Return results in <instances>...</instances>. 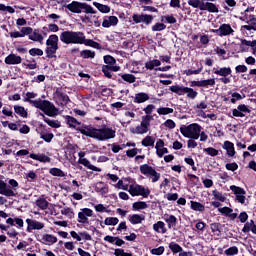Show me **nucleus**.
Returning <instances> with one entry per match:
<instances>
[{"mask_svg":"<svg viewBox=\"0 0 256 256\" xmlns=\"http://www.w3.org/2000/svg\"><path fill=\"white\" fill-rule=\"evenodd\" d=\"M80 133H82V135H86V137L97 139L98 141H107L108 139H115V130L107 126H103L100 129L93 127H84L80 129Z\"/></svg>","mask_w":256,"mask_h":256,"instance_id":"nucleus-1","label":"nucleus"},{"mask_svg":"<svg viewBox=\"0 0 256 256\" xmlns=\"http://www.w3.org/2000/svg\"><path fill=\"white\" fill-rule=\"evenodd\" d=\"M37 97V94L34 92H27L25 101H28L33 107H36V109H40L45 113V115H48V117H55L57 113H59V110L48 100H31L35 99Z\"/></svg>","mask_w":256,"mask_h":256,"instance_id":"nucleus-2","label":"nucleus"},{"mask_svg":"<svg viewBox=\"0 0 256 256\" xmlns=\"http://www.w3.org/2000/svg\"><path fill=\"white\" fill-rule=\"evenodd\" d=\"M59 39L65 45H83L85 43V34L79 31L65 30L60 34Z\"/></svg>","mask_w":256,"mask_h":256,"instance_id":"nucleus-3","label":"nucleus"},{"mask_svg":"<svg viewBox=\"0 0 256 256\" xmlns=\"http://www.w3.org/2000/svg\"><path fill=\"white\" fill-rule=\"evenodd\" d=\"M203 130V127L197 123H192L189 125H183L180 127V133L183 135V137H186L187 139H199V136L201 135V131Z\"/></svg>","mask_w":256,"mask_h":256,"instance_id":"nucleus-4","label":"nucleus"},{"mask_svg":"<svg viewBox=\"0 0 256 256\" xmlns=\"http://www.w3.org/2000/svg\"><path fill=\"white\" fill-rule=\"evenodd\" d=\"M59 49V36L57 34H52L46 40V57L48 59H54L57 57V50Z\"/></svg>","mask_w":256,"mask_h":256,"instance_id":"nucleus-5","label":"nucleus"},{"mask_svg":"<svg viewBox=\"0 0 256 256\" xmlns=\"http://www.w3.org/2000/svg\"><path fill=\"white\" fill-rule=\"evenodd\" d=\"M151 121H153V116H142L140 125L131 128L130 132L134 135H145V133H149V129L151 128Z\"/></svg>","mask_w":256,"mask_h":256,"instance_id":"nucleus-6","label":"nucleus"},{"mask_svg":"<svg viewBox=\"0 0 256 256\" xmlns=\"http://www.w3.org/2000/svg\"><path fill=\"white\" fill-rule=\"evenodd\" d=\"M140 173L151 179L152 183H157L159 179H161V173L157 172L153 166H149V164H143L140 166Z\"/></svg>","mask_w":256,"mask_h":256,"instance_id":"nucleus-7","label":"nucleus"},{"mask_svg":"<svg viewBox=\"0 0 256 256\" xmlns=\"http://www.w3.org/2000/svg\"><path fill=\"white\" fill-rule=\"evenodd\" d=\"M128 192L132 197H144L147 199L149 195H151V190L149 188H145V186L139 185L137 183H133L129 186Z\"/></svg>","mask_w":256,"mask_h":256,"instance_id":"nucleus-8","label":"nucleus"},{"mask_svg":"<svg viewBox=\"0 0 256 256\" xmlns=\"http://www.w3.org/2000/svg\"><path fill=\"white\" fill-rule=\"evenodd\" d=\"M170 91L176 93V95H187L188 99H196L199 93L193 88L183 87L179 85L171 86Z\"/></svg>","mask_w":256,"mask_h":256,"instance_id":"nucleus-9","label":"nucleus"},{"mask_svg":"<svg viewBox=\"0 0 256 256\" xmlns=\"http://www.w3.org/2000/svg\"><path fill=\"white\" fill-rule=\"evenodd\" d=\"M93 217V210L89 208H83L78 213V223H81L82 225H89V218Z\"/></svg>","mask_w":256,"mask_h":256,"instance_id":"nucleus-10","label":"nucleus"},{"mask_svg":"<svg viewBox=\"0 0 256 256\" xmlns=\"http://www.w3.org/2000/svg\"><path fill=\"white\" fill-rule=\"evenodd\" d=\"M211 33H216L220 37H227V35H231L234 32L233 28L229 24H222L219 29H211Z\"/></svg>","mask_w":256,"mask_h":256,"instance_id":"nucleus-11","label":"nucleus"},{"mask_svg":"<svg viewBox=\"0 0 256 256\" xmlns=\"http://www.w3.org/2000/svg\"><path fill=\"white\" fill-rule=\"evenodd\" d=\"M230 190L233 191L234 195L236 196V201H238V203H241V205L245 204V189L239 187V186H235L232 185L230 186Z\"/></svg>","mask_w":256,"mask_h":256,"instance_id":"nucleus-12","label":"nucleus"},{"mask_svg":"<svg viewBox=\"0 0 256 256\" xmlns=\"http://www.w3.org/2000/svg\"><path fill=\"white\" fill-rule=\"evenodd\" d=\"M26 223H27V231H41V229H43L45 227V224L43 222H39L37 220H33V219H26Z\"/></svg>","mask_w":256,"mask_h":256,"instance_id":"nucleus-13","label":"nucleus"},{"mask_svg":"<svg viewBox=\"0 0 256 256\" xmlns=\"http://www.w3.org/2000/svg\"><path fill=\"white\" fill-rule=\"evenodd\" d=\"M256 31V18L253 15L248 16L246 24L242 25L240 31Z\"/></svg>","mask_w":256,"mask_h":256,"instance_id":"nucleus-14","label":"nucleus"},{"mask_svg":"<svg viewBox=\"0 0 256 256\" xmlns=\"http://www.w3.org/2000/svg\"><path fill=\"white\" fill-rule=\"evenodd\" d=\"M246 113H251V110L245 104H240L232 110L233 117H245Z\"/></svg>","mask_w":256,"mask_h":256,"instance_id":"nucleus-15","label":"nucleus"},{"mask_svg":"<svg viewBox=\"0 0 256 256\" xmlns=\"http://www.w3.org/2000/svg\"><path fill=\"white\" fill-rule=\"evenodd\" d=\"M4 62L6 65H21L23 58L15 53H11L5 58Z\"/></svg>","mask_w":256,"mask_h":256,"instance_id":"nucleus-16","label":"nucleus"},{"mask_svg":"<svg viewBox=\"0 0 256 256\" xmlns=\"http://www.w3.org/2000/svg\"><path fill=\"white\" fill-rule=\"evenodd\" d=\"M0 195H4L5 197H15V192L11 189V186H7V183L0 180Z\"/></svg>","mask_w":256,"mask_h":256,"instance_id":"nucleus-17","label":"nucleus"},{"mask_svg":"<svg viewBox=\"0 0 256 256\" xmlns=\"http://www.w3.org/2000/svg\"><path fill=\"white\" fill-rule=\"evenodd\" d=\"M117 23H119V18H117L116 16H106L103 19L102 27L109 29V27L117 26Z\"/></svg>","mask_w":256,"mask_h":256,"instance_id":"nucleus-18","label":"nucleus"},{"mask_svg":"<svg viewBox=\"0 0 256 256\" xmlns=\"http://www.w3.org/2000/svg\"><path fill=\"white\" fill-rule=\"evenodd\" d=\"M231 73H233L231 67L213 68V74L219 77H229Z\"/></svg>","mask_w":256,"mask_h":256,"instance_id":"nucleus-19","label":"nucleus"},{"mask_svg":"<svg viewBox=\"0 0 256 256\" xmlns=\"http://www.w3.org/2000/svg\"><path fill=\"white\" fill-rule=\"evenodd\" d=\"M121 67L119 66H109V65H104L102 66V73H104L105 77L108 79H111L113 75H111V71H114L117 73V71H120Z\"/></svg>","mask_w":256,"mask_h":256,"instance_id":"nucleus-20","label":"nucleus"},{"mask_svg":"<svg viewBox=\"0 0 256 256\" xmlns=\"http://www.w3.org/2000/svg\"><path fill=\"white\" fill-rule=\"evenodd\" d=\"M30 41H36L37 43H43V40L45 39L43 37V34L39 31V29H32V32L30 33V36L28 37Z\"/></svg>","mask_w":256,"mask_h":256,"instance_id":"nucleus-21","label":"nucleus"},{"mask_svg":"<svg viewBox=\"0 0 256 256\" xmlns=\"http://www.w3.org/2000/svg\"><path fill=\"white\" fill-rule=\"evenodd\" d=\"M153 230L156 233H160L161 235H165V233H167V226L165 225V222L158 221L155 224H153Z\"/></svg>","mask_w":256,"mask_h":256,"instance_id":"nucleus-22","label":"nucleus"},{"mask_svg":"<svg viewBox=\"0 0 256 256\" xmlns=\"http://www.w3.org/2000/svg\"><path fill=\"white\" fill-rule=\"evenodd\" d=\"M164 221L167 223L168 229H173L177 227V217H175L174 215L166 214L164 216Z\"/></svg>","mask_w":256,"mask_h":256,"instance_id":"nucleus-23","label":"nucleus"},{"mask_svg":"<svg viewBox=\"0 0 256 256\" xmlns=\"http://www.w3.org/2000/svg\"><path fill=\"white\" fill-rule=\"evenodd\" d=\"M35 205L36 207L40 208L41 211L49 209V201H47V199H45L43 196L39 197L35 201Z\"/></svg>","mask_w":256,"mask_h":256,"instance_id":"nucleus-24","label":"nucleus"},{"mask_svg":"<svg viewBox=\"0 0 256 256\" xmlns=\"http://www.w3.org/2000/svg\"><path fill=\"white\" fill-rule=\"evenodd\" d=\"M78 163L80 165H84V167H87V169H90L91 171H97L98 173H101V169L97 168L94 165H92L91 162L88 159H86V158L79 159Z\"/></svg>","mask_w":256,"mask_h":256,"instance_id":"nucleus-25","label":"nucleus"},{"mask_svg":"<svg viewBox=\"0 0 256 256\" xmlns=\"http://www.w3.org/2000/svg\"><path fill=\"white\" fill-rule=\"evenodd\" d=\"M30 159L40 161V163H51V158L45 154H30Z\"/></svg>","mask_w":256,"mask_h":256,"instance_id":"nucleus-26","label":"nucleus"},{"mask_svg":"<svg viewBox=\"0 0 256 256\" xmlns=\"http://www.w3.org/2000/svg\"><path fill=\"white\" fill-rule=\"evenodd\" d=\"M82 2L73 1L72 3L66 5V9L71 11V13H81Z\"/></svg>","mask_w":256,"mask_h":256,"instance_id":"nucleus-27","label":"nucleus"},{"mask_svg":"<svg viewBox=\"0 0 256 256\" xmlns=\"http://www.w3.org/2000/svg\"><path fill=\"white\" fill-rule=\"evenodd\" d=\"M83 11V13H86L87 15H97V11H95V9H93V7L87 3H83L81 4L80 7V13Z\"/></svg>","mask_w":256,"mask_h":256,"instance_id":"nucleus-28","label":"nucleus"},{"mask_svg":"<svg viewBox=\"0 0 256 256\" xmlns=\"http://www.w3.org/2000/svg\"><path fill=\"white\" fill-rule=\"evenodd\" d=\"M223 147L227 151V155L229 157L235 156V145L233 144V142L225 141Z\"/></svg>","mask_w":256,"mask_h":256,"instance_id":"nucleus-29","label":"nucleus"},{"mask_svg":"<svg viewBox=\"0 0 256 256\" xmlns=\"http://www.w3.org/2000/svg\"><path fill=\"white\" fill-rule=\"evenodd\" d=\"M145 101H149V94L145 92L135 94L134 103H145Z\"/></svg>","mask_w":256,"mask_h":256,"instance_id":"nucleus-30","label":"nucleus"},{"mask_svg":"<svg viewBox=\"0 0 256 256\" xmlns=\"http://www.w3.org/2000/svg\"><path fill=\"white\" fill-rule=\"evenodd\" d=\"M129 221L130 223H132V225H139L140 223H143V221H145V216L134 214L129 216Z\"/></svg>","mask_w":256,"mask_h":256,"instance_id":"nucleus-31","label":"nucleus"},{"mask_svg":"<svg viewBox=\"0 0 256 256\" xmlns=\"http://www.w3.org/2000/svg\"><path fill=\"white\" fill-rule=\"evenodd\" d=\"M95 192L101 193V195H105V194L109 193V188H107V186H105V184L103 182H98L95 185Z\"/></svg>","mask_w":256,"mask_h":256,"instance_id":"nucleus-32","label":"nucleus"},{"mask_svg":"<svg viewBox=\"0 0 256 256\" xmlns=\"http://www.w3.org/2000/svg\"><path fill=\"white\" fill-rule=\"evenodd\" d=\"M82 21H87L88 23H93L95 27H101V22L99 21V17L97 15H93V16H85L84 18H82Z\"/></svg>","mask_w":256,"mask_h":256,"instance_id":"nucleus-33","label":"nucleus"},{"mask_svg":"<svg viewBox=\"0 0 256 256\" xmlns=\"http://www.w3.org/2000/svg\"><path fill=\"white\" fill-rule=\"evenodd\" d=\"M212 195L214 199H216V201H220V203H225V201H227V196L218 190H213Z\"/></svg>","mask_w":256,"mask_h":256,"instance_id":"nucleus-34","label":"nucleus"},{"mask_svg":"<svg viewBox=\"0 0 256 256\" xmlns=\"http://www.w3.org/2000/svg\"><path fill=\"white\" fill-rule=\"evenodd\" d=\"M198 69L193 70V69H187L184 71L185 75L189 76V75H199V73H201V71H203V64H199V62L196 63Z\"/></svg>","mask_w":256,"mask_h":256,"instance_id":"nucleus-35","label":"nucleus"},{"mask_svg":"<svg viewBox=\"0 0 256 256\" xmlns=\"http://www.w3.org/2000/svg\"><path fill=\"white\" fill-rule=\"evenodd\" d=\"M94 7L100 11V13H109L111 11V7L107 5H103L99 2H93Z\"/></svg>","mask_w":256,"mask_h":256,"instance_id":"nucleus-36","label":"nucleus"},{"mask_svg":"<svg viewBox=\"0 0 256 256\" xmlns=\"http://www.w3.org/2000/svg\"><path fill=\"white\" fill-rule=\"evenodd\" d=\"M161 65V61L160 60H150L148 62L145 63V67L147 69H149V71H153V69H155V67H160Z\"/></svg>","mask_w":256,"mask_h":256,"instance_id":"nucleus-37","label":"nucleus"},{"mask_svg":"<svg viewBox=\"0 0 256 256\" xmlns=\"http://www.w3.org/2000/svg\"><path fill=\"white\" fill-rule=\"evenodd\" d=\"M82 45H86L88 47H93V49H101V44L97 43L91 39H86L84 36V42L82 43Z\"/></svg>","mask_w":256,"mask_h":256,"instance_id":"nucleus-38","label":"nucleus"},{"mask_svg":"<svg viewBox=\"0 0 256 256\" xmlns=\"http://www.w3.org/2000/svg\"><path fill=\"white\" fill-rule=\"evenodd\" d=\"M141 143L143 147H153L155 145V138L153 136H146Z\"/></svg>","mask_w":256,"mask_h":256,"instance_id":"nucleus-39","label":"nucleus"},{"mask_svg":"<svg viewBox=\"0 0 256 256\" xmlns=\"http://www.w3.org/2000/svg\"><path fill=\"white\" fill-rule=\"evenodd\" d=\"M43 241L47 244V245H53L55 243H57V237L51 235V234H46L42 237Z\"/></svg>","mask_w":256,"mask_h":256,"instance_id":"nucleus-40","label":"nucleus"},{"mask_svg":"<svg viewBox=\"0 0 256 256\" xmlns=\"http://www.w3.org/2000/svg\"><path fill=\"white\" fill-rule=\"evenodd\" d=\"M170 251H172V253L177 254L180 253L181 251H183V247H181V245L175 243V242H170L168 245Z\"/></svg>","mask_w":256,"mask_h":256,"instance_id":"nucleus-41","label":"nucleus"},{"mask_svg":"<svg viewBox=\"0 0 256 256\" xmlns=\"http://www.w3.org/2000/svg\"><path fill=\"white\" fill-rule=\"evenodd\" d=\"M80 57H82V59H95V51L83 50L80 52Z\"/></svg>","mask_w":256,"mask_h":256,"instance_id":"nucleus-42","label":"nucleus"},{"mask_svg":"<svg viewBox=\"0 0 256 256\" xmlns=\"http://www.w3.org/2000/svg\"><path fill=\"white\" fill-rule=\"evenodd\" d=\"M56 97L61 101V105H67L69 103V96L63 92H56Z\"/></svg>","mask_w":256,"mask_h":256,"instance_id":"nucleus-43","label":"nucleus"},{"mask_svg":"<svg viewBox=\"0 0 256 256\" xmlns=\"http://www.w3.org/2000/svg\"><path fill=\"white\" fill-rule=\"evenodd\" d=\"M49 173L50 175H53V177H66L65 172L59 168H51Z\"/></svg>","mask_w":256,"mask_h":256,"instance_id":"nucleus-44","label":"nucleus"},{"mask_svg":"<svg viewBox=\"0 0 256 256\" xmlns=\"http://www.w3.org/2000/svg\"><path fill=\"white\" fill-rule=\"evenodd\" d=\"M66 121L67 125H69V127H73L74 129H77V127H79L80 125L79 121H77V119L71 116H67Z\"/></svg>","mask_w":256,"mask_h":256,"instance_id":"nucleus-45","label":"nucleus"},{"mask_svg":"<svg viewBox=\"0 0 256 256\" xmlns=\"http://www.w3.org/2000/svg\"><path fill=\"white\" fill-rule=\"evenodd\" d=\"M191 209H193V211H200L203 212L205 211V206L199 202L196 201H191Z\"/></svg>","mask_w":256,"mask_h":256,"instance_id":"nucleus-46","label":"nucleus"},{"mask_svg":"<svg viewBox=\"0 0 256 256\" xmlns=\"http://www.w3.org/2000/svg\"><path fill=\"white\" fill-rule=\"evenodd\" d=\"M45 123L49 125V127H53V129H59L61 127V123L57 120H51L49 118H44Z\"/></svg>","mask_w":256,"mask_h":256,"instance_id":"nucleus-47","label":"nucleus"},{"mask_svg":"<svg viewBox=\"0 0 256 256\" xmlns=\"http://www.w3.org/2000/svg\"><path fill=\"white\" fill-rule=\"evenodd\" d=\"M173 111H174L173 108H169V107H160L157 109L158 115H171Z\"/></svg>","mask_w":256,"mask_h":256,"instance_id":"nucleus-48","label":"nucleus"},{"mask_svg":"<svg viewBox=\"0 0 256 256\" xmlns=\"http://www.w3.org/2000/svg\"><path fill=\"white\" fill-rule=\"evenodd\" d=\"M224 253H225L227 256L239 255V248H237V246H232V247L226 249V250L224 251Z\"/></svg>","mask_w":256,"mask_h":256,"instance_id":"nucleus-49","label":"nucleus"},{"mask_svg":"<svg viewBox=\"0 0 256 256\" xmlns=\"http://www.w3.org/2000/svg\"><path fill=\"white\" fill-rule=\"evenodd\" d=\"M121 78L123 79V81H126V83H135V81L137 80V78L133 74H122Z\"/></svg>","mask_w":256,"mask_h":256,"instance_id":"nucleus-50","label":"nucleus"},{"mask_svg":"<svg viewBox=\"0 0 256 256\" xmlns=\"http://www.w3.org/2000/svg\"><path fill=\"white\" fill-rule=\"evenodd\" d=\"M62 215H65L68 217V219H73L75 217V212H73V209L71 208H64L61 210Z\"/></svg>","mask_w":256,"mask_h":256,"instance_id":"nucleus-51","label":"nucleus"},{"mask_svg":"<svg viewBox=\"0 0 256 256\" xmlns=\"http://www.w3.org/2000/svg\"><path fill=\"white\" fill-rule=\"evenodd\" d=\"M104 63H106V65H108L109 67H114L113 65L117 63V60H115L113 56L107 55L104 56Z\"/></svg>","mask_w":256,"mask_h":256,"instance_id":"nucleus-52","label":"nucleus"},{"mask_svg":"<svg viewBox=\"0 0 256 256\" xmlns=\"http://www.w3.org/2000/svg\"><path fill=\"white\" fill-rule=\"evenodd\" d=\"M119 223V218L117 217H107L104 220V225H117Z\"/></svg>","mask_w":256,"mask_h":256,"instance_id":"nucleus-53","label":"nucleus"},{"mask_svg":"<svg viewBox=\"0 0 256 256\" xmlns=\"http://www.w3.org/2000/svg\"><path fill=\"white\" fill-rule=\"evenodd\" d=\"M29 55H31V57H42L43 55V50L39 49V48H32L29 50Z\"/></svg>","mask_w":256,"mask_h":256,"instance_id":"nucleus-54","label":"nucleus"},{"mask_svg":"<svg viewBox=\"0 0 256 256\" xmlns=\"http://www.w3.org/2000/svg\"><path fill=\"white\" fill-rule=\"evenodd\" d=\"M144 113H146V115L144 117H153V115H151V113H153V111H155V105L150 104L147 105V107H145L143 109Z\"/></svg>","mask_w":256,"mask_h":256,"instance_id":"nucleus-55","label":"nucleus"},{"mask_svg":"<svg viewBox=\"0 0 256 256\" xmlns=\"http://www.w3.org/2000/svg\"><path fill=\"white\" fill-rule=\"evenodd\" d=\"M204 152L210 155V157H217L219 155V151L213 147L204 148Z\"/></svg>","mask_w":256,"mask_h":256,"instance_id":"nucleus-56","label":"nucleus"},{"mask_svg":"<svg viewBox=\"0 0 256 256\" xmlns=\"http://www.w3.org/2000/svg\"><path fill=\"white\" fill-rule=\"evenodd\" d=\"M14 110H15V113H17V115H20V117H27V111H25L24 107L15 106Z\"/></svg>","mask_w":256,"mask_h":256,"instance_id":"nucleus-57","label":"nucleus"},{"mask_svg":"<svg viewBox=\"0 0 256 256\" xmlns=\"http://www.w3.org/2000/svg\"><path fill=\"white\" fill-rule=\"evenodd\" d=\"M148 205L146 202L140 201L133 204V209L139 211L140 209H147Z\"/></svg>","mask_w":256,"mask_h":256,"instance_id":"nucleus-58","label":"nucleus"},{"mask_svg":"<svg viewBox=\"0 0 256 256\" xmlns=\"http://www.w3.org/2000/svg\"><path fill=\"white\" fill-rule=\"evenodd\" d=\"M116 189H122L123 191L129 190V185L123 183V180H119L117 184L114 185Z\"/></svg>","mask_w":256,"mask_h":256,"instance_id":"nucleus-59","label":"nucleus"},{"mask_svg":"<svg viewBox=\"0 0 256 256\" xmlns=\"http://www.w3.org/2000/svg\"><path fill=\"white\" fill-rule=\"evenodd\" d=\"M167 26L163 23H156L152 26V31H165Z\"/></svg>","mask_w":256,"mask_h":256,"instance_id":"nucleus-60","label":"nucleus"},{"mask_svg":"<svg viewBox=\"0 0 256 256\" xmlns=\"http://www.w3.org/2000/svg\"><path fill=\"white\" fill-rule=\"evenodd\" d=\"M32 31H33V28L31 27H22L20 33L22 37H25V36L30 37Z\"/></svg>","mask_w":256,"mask_h":256,"instance_id":"nucleus-61","label":"nucleus"},{"mask_svg":"<svg viewBox=\"0 0 256 256\" xmlns=\"http://www.w3.org/2000/svg\"><path fill=\"white\" fill-rule=\"evenodd\" d=\"M241 45H246V47H252V49H255L256 40L248 41L246 39H241Z\"/></svg>","mask_w":256,"mask_h":256,"instance_id":"nucleus-62","label":"nucleus"},{"mask_svg":"<svg viewBox=\"0 0 256 256\" xmlns=\"http://www.w3.org/2000/svg\"><path fill=\"white\" fill-rule=\"evenodd\" d=\"M152 255H163L165 253V247L160 246L151 250Z\"/></svg>","mask_w":256,"mask_h":256,"instance_id":"nucleus-63","label":"nucleus"},{"mask_svg":"<svg viewBox=\"0 0 256 256\" xmlns=\"http://www.w3.org/2000/svg\"><path fill=\"white\" fill-rule=\"evenodd\" d=\"M143 17L144 14H134L132 16V20L134 21V23H143Z\"/></svg>","mask_w":256,"mask_h":256,"instance_id":"nucleus-64","label":"nucleus"}]
</instances>
